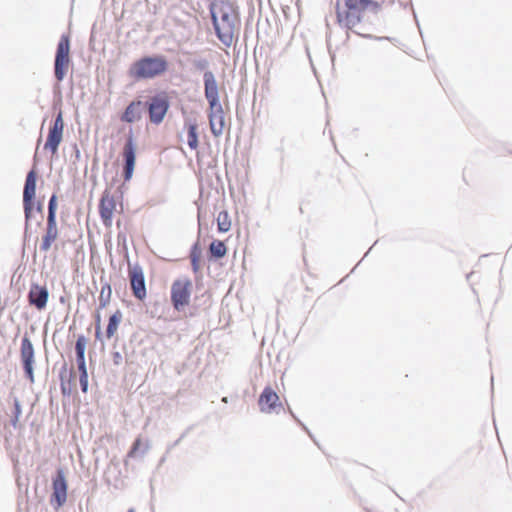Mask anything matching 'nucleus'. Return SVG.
<instances>
[{
	"label": "nucleus",
	"instance_id": "obj_1",
	"mask_svg": "<svg viewBox=\"0 0 512 512\" xmlns=\"http://www.w3.org/2000/svg\"><path fill=\"white\" fill-rule=\"evenodd\" d=\"M382 3L383 0H337V22L358 35L369 37L370 30L362 24L363 13L367 9L378 10Z\"/></svg>",
	"mask_w": 512,
	"mask_h": 512
},
{
	"label": "nucleus",
	"instance_id": "obj_2",
	"mask_svg": "<svg viewBox=\"0 0 512 512\" xmlns=\"http://www.w3.org/2000/svg\"><path fill=\"white\" fill-rule=\"evenodd\" d=\"M210 13L218 39L230 46L240 22L237 7L229 0H214Z\"/></svg>",
	"mask_w": 512,
	"mask_h": 512
},
{
	"label": "nucleus",
	"instance_id": "obj_3",
	"mask_svg": "<svg viewBox=\"0 0 512 512\" xmlns=\"http://www.w3.org/2000/svg\"><path fill=\"white\" fill-rule=\"evenodd\" d=\"M168 70V61L164 56H146L135 61L129 68V76L135 80L153 79Z\"/></svg>",
	"mask_w": 512,
	"mask_h": 512
},
{
	"label": "nucleus",
	"instance_id": "obj_4",
	"mask_svg": "<svg viewBox=\"0 0 512 512\" xmlns=\"http://www.w3.org/2000/svg\"><path fill=\"white\" fill-rule=\"evenodd\" d=\"M37 173L35 169L28 172L23 190V207L26 224L31 219L33 211L42 213V204L35 202Z\"/></svg>",
	"mask_w": 512,
	"mask_h": 512
},
{
	"label": "nucleus",
	"instance_id": "obj_5",
	"mask_svg": "<svg viewBox=\"0 0 512 512\" xmlns=\"http://www.w3.org/2000/svg\"><path fill=\"white\" fill-rule=\"evenodd\" d=\"M69 65L70 36L68 34H64L60 37L55 55L54 74L57 81L61 82L65 78Z\"/></svg>",
	"mask_w": 512,
	"mask_h": 512
},
{
	"label": "nucleus",
	"instance_id": "obj_6",
	"mask_svg": "<svg viewBox=\"0 0 512 512\" xmlns=\"http://www.w3.org/2000/svg\"><path fill=\"white\" fill-rule=\"evenodd\" d=\"M64 126L63 113L59 110L53 124L49 128L48 136L44 144V149L50 151L52 155L57 153L58 147L62 142Z\"/></svg>",
	"mask_w": 512,
	"mask_h": 512
},
{
	"label": "nucleus",
	"instance_id": "obj_7",
	"mask_svg": "<svg viewBox=\"0 0 512 512\" xmlns=\"http://www.w3.org/2000/svg\"><path fill=\"white\" fill-rule=\"evenodd\" d=\"M128 277L134 297L143 301L147 296V290L142 267L138 264H128Z\"/></svg>",
	"mask_w": 512,
	"mask_h": 512
},
{
	"label": "nucleus",
	"instance_id": "obj_8",
	"mask_svg": "<svg viewBox=\"0 0 512 512\" xmlns=\"http://www.w3.org/2000/svg\"><path fill=\"white\" fill-rule=\"evenodd\" d=\"M190 282L189 280H177L171 287V300L176 310L180 311L189 304Z\"/></svg>",
	"mask_w": 512,
	"mask_h": 512
},
{
	"label": "nucleus",
	"instance_id": "obj_9",
	"mask_svg": "<svg viewBox=\"0 0 512 512\" xmlns=\"http://www.w3.org/2000/svg\"><path fill=\"white\" fill-rule=\"evenodd\" d=\"M117 212V204L114 196L105 191L99 202V214L103 225L106 228H111L113 223L114 214Z\"/></svg>",
	"mask_w": 512,
	"mask_h": 512
},
{
	"label": "nucleus",
	"instance_id": "obj_10",
	"mask_svg": "<svg viewBox=\"0 0 512 512\" xmlns=\"http://www.w3.org/2000/svg\"><path fill=\"white\" fill-rule=\"evenodd\" d=\"M168 108L169 101L165 93H160L152 97L148 107L150 121L155 124L161 123L167 113Z\"/></svg>",
	"mask_w": 512,
	"mask_h": 512
},
{
	"label": "nucleus",
	"instance_id": "obj_11",
	"mask_svg": "<svg viewBox=\"0 0 512 512\" xmlns=\"http://www.w3.org/2000/svg\"><path fill=\"white\" fill-rule=\"evenodd\" d=\"M52 488L53 493L50 501L58 509L64 505L67 499V482L62 470H58L56 477L53 479Z\"/></svg>",
	"mask_w": 512,
	"mask_h": 512
},
{
	"label": "nucleus",
	"instance_id": "obj_12",
	"mask_svg": "<svg viewBox=\"0 0 512 512\" xmlns=\"http://www.w3.org/2000/svg\"><path fill=\"white\" fill-rule=\"evenodd\" d=\"M208 118L213 135L220 136L226 126L225 115L221 103L209 104Z\"/></svg>",
	"mask_w": 512,
	"mask_h": 512
},
{
	"label": "nucleus",
	"instance_id": "obj_13",
	"mask_svg": "<svg viewBox=\"0 0 512 512\" xmlns=\"http://www.w3.org/2000/svg\"><path fill=\"white\" fill-rule=\"evenodd\" d=\"M204 93L208 104L220 103V91H224V86H220L216 76L212 71H206L203 75Z\"/></svg>",
	"mask_w": 512,
	"mask_h": 512
},
{
	"label": "nucleus",
	"instance_id": "obj_14",
	"mask_svg": "<svg viewBox=\"0 0 512 512\" xmlns=\"http://www.w3.org/2000/svg\"><path fill=\"white\" fill-rule=\"evenodd\" d=\"M122 155L125 161L123 177L125 181H129L132 178L136 161V148L132 135L127 138Z\"/></svg>",
	"mask_w": 512,
	"mask_h": 512
},
{
	"label": "nucleus",
	"instance_id": "obj_15",
	"mask_svg": "<svg viewBox=\"0 0 512 512\" xmlns=\"http://www.w3.org/2000/svg\"><path fill=\"white\" fill-rule=\"evenodd\" d=\"M258 405L261 412L272 413L281 407V402L278 394L270 386H267L259 396Z\"/></svg>",
	"mask_w": 512,
	"mask_h": 512
},
{
	"label": "nucleus",
	"instance_id": "obj_16",
	"mask_svg": "<svg viewBox=\"0 0 512 512\" xmlns=\"http://www.w3.org/2000/svg\"><path fill=\"white\" fill-rule=\"evenodd\" d=\"M20 352L26 375L30 381H33L34 348L31 340L26 336L22 339Z\"/></svg>",
	"mask_w": 512,
	"mask_h": 512
},
{
	"label": "nucleus",
	"instance_id": "obj_17",
	"mask_svg": "<svg viewBox=\"0 0 512 512\" xmlns=\"http://www.w3.org/2000/svg\"><path fill=\"white\" fill-rule=\"evenodd\" d=\"M49 298V293L46 287L38 284H33L28 294V301L31 305L35 306L38 310L46 307Z\"/></svg>",
	"mask_w": 512,
	"mask_h": 512
},
{
	"label": "nucleus",
	"instance_id": "obj_18",
	"mask_svg": "<svg viewBox=\"0 0 512 512\" xmlns=\"http://www.w3.org/2000/svg\"><path fill=\"white\" fill-rule=\"evenodd\" d=\"M59 230L57 226V221H47L46 228L44 234L41 237L40 241V250L42 252H48L55 241L58 239Z\"/></svg>",
	"mask_w": 512,
	"mask_h": 512
},
{
	"label": "nucleus",
	"instance_id": "obj_19",
	"mask_svg": "<svg viewBox=\"0 0 512 512\" xmlns=\"http://www.w3.org/2000/svg\"><path fill=\"white\" fill-rule=\"evenodd\" d=\"M142 102L132 101L121 116V120L126 123H133L141 118Z\"/></svg>",
	"mask_w": 512,
	"mask_h": 512
},
{
	"label": "nucleus",
	"instance_id": "obj_20",
	"mask_svg": "<svg viewBox=\"0 0 512 512\" xmlns=\"http://www.w3.org/2000/svg\"><path fill=\"white\" fill-rule=\"evenodd\" d=\"M123 315L120 310H116L109 318L106 329V337L111 339L117 332L118 327L122 321Z\"/></svg>",
	"mask_w": 512,
	"mask_h": 512
},
{
	"label": "nucleus",
	"instance_id": "obj_21",
	"mask_svg": "<svg viewBox=\"0 0 512 512\" xmlns=\"http://www.w3.org/2000/svg\"><path fill=\"white\" fill-rule=\"evenodd\" d=\"M209 251L215 258H222L226 255L227 247L223 241L214 240L209 246Z\"/></svg>",
	"mask_w": 512,
	"mask_h": 512
},
{
	"label": "nucleus",
	"instance_id": "obj_22",
	"mask_svg": "<svg viewBox=\"0 0 512 512\" xmlns=\"http://www.w3.org/2000/svg\"><path fill=\"white\" fill-rule=\"evenodd\" d=\"M77 364H78V370L80 372L79 381H80V385H81V390L84 393H86L87 389H88V373H87V369H86L85 359L77 360Z\"/></svg>",
	"mask_w": 512,
	"mask_h": 512
},
{
	"label": "nucleus",
	"instance_id": "obj_23",
	"mask_svg": "<svg viewBox=\"0 0 512 512\" xmlns=\"http://www.w3.org/2000/svg\"><path fill=\"white\" fill-rule=\"evenodd\" d=\"M216 220L220 232H228L231 229V219L227 211L219 212Z\"/></svg>",
	"mask_w": 512,
	"mask_h": 512
},
{
	"label": "nucleus",
	"instance_id": "obj_24",
	"mask_svg": "<svg viewBox=\"0 0 512 512\" xmlns=\"http://www.w3.org/2000/svg\"><path fill=\"white\" fill-rule=\"evenodd\" d=\"M111 297V287L109 284H106L102 287L100 295H99V308H105L110 301Z\"/></svg>",
	"mask_w": 512,
	"mask_h": 512
},
{
	"label": "nucleus",
	"instance_id": "obj_25",
	"mask_svg": "<svg viewBox=\"0 0 512 512\" xmlns=\"http://www.w3.org/2000/svg\"><path fill=\"white\" fill-rule=\"evenodd\" d=\"M85 347H86V338L84 336H79L76 341V345H75L77 360L85 359Z\"/></svg>",
	"mask_w": 512,
	"mask_h": 512
},
{
	"label": "nucleus",
	"instance_id": "obj_26",
	"mask_svg": "<svg viewBox=\"0 0 512 512\" xmlns=\"http://www.w3.org/2000/svg\"><path fill=\"white\" fill-rule=\"evenodd\" d=\"M57 196L53 194L49 200L47 221H56Z\"/></svg>",
	"mask_w": 512,
	"mask_h": 512
},
{
	"label": "nucleus",
	"instance_id": "obj_27",
	"mask_svg": "<svg viewBox=\"0 0 512 512\" xmlns=\"http://www.w3.org/2000/svg\"><path fill=\"white\" fill-rule=\"evenodd\" d=\"M21 405H20V402L17 398L14 399V411H13V416H12V425L14 427L17 426V423L19 421V418L21 416Z\"/></svg>",
	"mask_w": 512,
	"mask_h": 512
},
{
	"label": "nucleus",
	"instance_id": "obj_28",
	"mask_svg": "<svg viewBox=\"0 0 512 512\" xmlns=\"http://www.w3.org/2000/svg\"><path fill=\"white\" fill-rule=\"evenodd\" d=\"M141 446H142V439H141V437H137L135 439V441H134L130 451L128 452V457H130V458L136 457V455L139 452Z\"/></svg>",
	"mask_w": 512,
	"mask_h": 512
},
{
	"label": "nucleus",
	"instance_id": "obj_29",
	"mask_svg": "<svg viewBox=\"0 0 512 512\" xmlns=\"http://www.w3.org/2000/svg\"><path fill=\"white\" fill-rule=\"evenodd\" d=\"M101 335V316L100 313L97 312L95 314V336L97 339H100Z\"/></svg>",
	"mask_w": 512,
	"mask_h": 512
},
{
	"label": "nucleus",
	"instance_id": "obj_30",
	"mask_svg": "<svg viewBox=\"0 0 512 512\" xmlns=\"http://www.w3.org/2000/svg\"><path fill=\"white\" fill-rule=\"evenodd\" d=\"M187 138L189 146L192 147V125L187 127Z\"/></svg>",
	"mask_w": 512,
	"mask_h": 512
},
{
	"label": "nucleus",
	"instance_id": "obj_31",
	"mask_svg": "<svg viewBox=\"0 0 512 512\" xmlns=\"http://www.w3.org/2000/svg\"><path fill=\"white\" fill-rule=\"evenodd\" d=\"M128 512H135L133 508L129 509Z\"/></svg>",
	"mask_w": 512,
	"mask_h": 512
},
{
	"label": "nucleus",
	"instance_id": "obj_32",
	"mask_svg": "<svg viewBox=\"0 0 512 512\" xmlns=\"http://www.w3.org/2000/svg\"><path fill=\"white\" fill-rule=\"evenodd\" d=\"M193 143H194V147L196 146V139L194 138L193 140Z\"/></svg>",
	"mask_w": 512,
	"mask_h": 512
}]
</instances>
